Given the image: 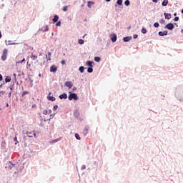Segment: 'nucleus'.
Wrapping results in <instances>:
<instances>
[{"mask_svg": "<svg viewBox=\"0 0 183 183\" xmlns=\"http://www.w3.org/2000/svg\"><path fill=\"white\" fill-rule=\"evenodd\" d=\"M16 64H22V62H24L25 61V57L22 56V54H19L16 58Z\"/></svg>", "mask_w": 183, "mask_h": 183, "instance_id": "f257e3e1", "label": "nucleus"}, {"mask_svg": "<svg viewBox=\"0 0 183 183\" xmlns=\"http://www.w3.org/2000/svg\"><path fill=\"white\" fill-rule=\"evenodd\" d=\"M74 99V101H78V95L75 93L70 94L69 96V100L72 101Z\"/></svg>", "mask_w": 183, "mask_h": 183, "instance_id": "f03ea898", "label": "nucleus"}, {"mask_svg": "<svg viewBox=\"0 0 183 183\" xmlns=\"http://www.w3.org/2000/svg\"><path fill=\"white\" fill-rule=\"evenodd\" d=\"M6 56H8V49H4L3 50V54L1 56L2 61H6Z\"/></svg>", "mask_w": 183, "mask_h": 183, "instance_id": "7ed1b4c3", "label": "nucleus"}, {"mask_svg": "<svg viewBox=\"0 0 183 183\" xmlns=\"http://www.w3.org/2000/svg\"><path fill=\"white\" fill-rule=\"evenodd\" d=\"M165 29H169V31H172L175 26L172 23H169L164 26Z\"/></svg>", "mask_w": 183, "mask_h": 183, "instance_id": "20e7f679", "label": "nucleus"}, {"mask_svg": "<svg viewBox=\"0 0 183 183\" xmlns=\"http://www.w3.org/2000/svg\"><path fill=\"white\" fill-rule=\"evenodd\" d=\"M65 86H67V88H69V89H71V88H72V86H74V84H72V81H66L64 84Z\"/></svg>", "mask_w": 183, "mask_h": 183, "instance_id": "39448f33", "label": "nucleus"}, {"mask_svg": "<svg viewBox=\"0 0 183 183\" xmlns=\"http://www.w3.org/2000/svg\"><path fill=\"white\" fill-rule=\"evenodd\" d=\"M110 38H111V41L112 42H117V34H111L110 35Z\"/></svg>", "mask_w": 183, "mask_h": 183, "instance_id": "423d86ee", "label": "nucleus"}, {"mask_svg": "<svg viewBox=\"0 0 183 183\" xmlns=\"http://www.w3.org/2000/svg\"><path fill=\"white\" fill-rule=\"evenodd\" d=\"M58 71V68L55 65H52L50 67V72H56Z\"/></svg>", "mask_w": 183, "mask_h": 183, "instance_id": "0eeeda50", "label": "nucleus"}, {"mask_svg": "<svg viewBox=\"0 0 183 183\" xmlns=\"http://www.w3.org/2000/svg\"><path fill=\"white\" fill-rule=\"evenodd\" d=\"M164 16L165 19H171V18H172L171 14L164 13Z\"/></svg>", "mask_w": 183, "mask_h": 183, "instance_id": "6e6552de", "label": "nucleus"}, {"mask_svg": "<svg viewBox=\"0 0 183 183\" xmlns=\"http://www.w3.org/2000/svg\"><path fill=\"white\" fill-rule=\"evenodd\" d=\"M159 35L160 36H165V35H168V31H159Z\"/></svg>", "mask_w": 183, "mask_h": 183, "instance_id": "1a4fd4ad", "label": "nucleus"}, {"mask_svg": "<svg viewBox=\"0 0 183 183\" xmlns=\"http://www.w3.org/2000/svg\"><path fill=\"white\" fill-rule=\"evenodd\" d=\"M47 99L49 101H55V97L51 96V93H49V95L47 96Z\"/></svg>", "mask_w": 183, "mask_h": 183, "instance_id": "9d476101", "label": "nucleus"}, {"mask_svg": "<svg viewBox=\"0 0 183 183\" xmlns=\"http://www.w3.org/2000/svg\"><path fill=\"white\" fill-rule=\"evenodd\" d=\"M60 99H66V98H68V96L66 95V94L64 93L63 94H61L59 96Z\"/></svg>", "mask_w": 183, "mask_h": 183, "instance_id": "9b49d317", "label": "nucleus"}, {"mask_svg": "<svg viewBox=\"0 0 183 183\" xmlns=\"http://www.w3.org/2000/svg\"><path fill=\"white\" fill-rule=\"evenodd\" d=\"M88 131H89V127H86L85 129H84L83 131V134L85 136V135H87L88 134Z\"/></svg>", "mask_w": 183, "mask_h": 183, "instance_id": "f8f14e48", "label": "nucleus"}, {"mask_svg": "<svg viewBox=\"0 0 183 183\" xmlns=\"http://www.w3.org/2000/svg\"><path fill=\"white\" fill-rule=\"evenodd\" d=\"M131 39H132V36L124 37L123 41L124 42H129V41H131Z\"/></svg>", "mask_w": 183, "mask_h": 183, "instance_id": "ddd939ff", "label": "nucleus"}, {"mask_svg": "<svg viewBox=\"0 0 183 183\" xmlns=\"http://www.w3.org/2000/svg\"><path fill=\"white\" fill-rule=\"evenodd\" d=\"M86 64L87 66H90L91 68H92V67L94 66L92 65V64H94V62L92 61H87L86 62Z\"/></svg>", "mask_w": 183, "mask_h": 183, "instance_id": "4468645a", "label": "nucleus"}, {"mask_svg": "<svg viewBox=\"0 0 183 183\" xmlns=\"http://www.w3.org/2000/svg\"><path fill=\"white\" fill-rule=\"evenodd\" d=\"M61 139H62V138H58L56 139H54V140H52L51 142V144H56V142H59V141H60Z\"/></svg>", "mask_w": 183, "mask_h": 183, "instance_id": "2eb2a0df", "label": "nucleus"}, {"mask_svg": "<svg viewBox=\"0 0 183 183\" xmlns=\"http://www.w3.org/2000/svg\"><path fill=\"white\" fill-rule=\"evenodd\" d=\"M58 19H59V16L58 15H55L53 19V22H58Z\"/></svg>", "mask_w": 183, "mask_h": 183, "instance_id": "dca6fc26", "label": "nucleus"}, {"mask_svg": "<svg viewBox=\"0 0 183 183\" xmlns=\"http://www.w3.org/2000/svg\"><path fill=\"white\" fill-rule=\"evenodd\" d=\"M162 5V6H167V5H168V0L163 1Z\"/></svg>", "mask_w": 183, "mask_h": 183, "instance_id": "f3484780", "label": "nucleus"}, {"mask_svg": "<svg viewBox=\"0 0 183 183\" xmlns=\"http://www.w3.org/2000/svg\"><path fill=\"white\" fill-rule=\"evenodd\" d=\"M84 69H85V67L80 66L79 69V71L81 72V74H84Z\"/></svg>", "mask_w": 183, "mask_h": 183, "instance_id": "a211bd4d", "label": "nucleus"}, {"mask_svg": "<svg viewBox=\"0 0 183 183\" xmlns=\"http://www.w3.org/2000/svg\"><path fill=\"white\" fill-rule=\"evenodd\" d=\"M92 5H94V1H88L87 6L91 8Z\"/></svg>", "mask_w": 183, "mask_h": 183, "instance_id": "6ab92c4d", "label": "nucleus"}, {"mask_svg": "<svg viewBox=\"0 0 183 183\" xmlns=\"http://www.w3.org/2000/svg\"><path fill=\"white\" fill-rule=\"evenodd\" d=\"M94 61L96 62H100L101 61V57H98V56L94 57Z\"/></svg>", "mask_w": 183, "mask_h": 183, "instance_id": "aec40b11", "label": "nucleus"}, {"mask_svg": "<svg viewBox=\"0 0 183 183\" xmlns=\"http://www.w3.org/2000/svg\"><path fill=\"white\" fill-rule=\"evenodd\" d=\"M93 71H94V69H92V67H89L87 69V72H89V74H91Z\"/></svg>", "mask_w": 183, "mask_h": 183, "instance_id": "412c9836", "label": "nucleus"}, {"mask_svg": "<svg viewBox=\"0 0 183 183\" xmlns=\"http://www.w3.org/2000/svg\"><path fill=\"white\" fill-rule=\"evenodd\" d=\"M75 138L78 139V141H81V137L78 134V133L75 134Z\"/></svg>", "mask_w": 183, "mask_h": 183, "instance_id": "4be33fe9", "label": "nucleus"}, {"mask_svg": "<svg viewBox=\"0 0 183 183\" xmlns=\"http://www.w3.org/2000/svg\"><path fill=\"white\" fill-rule=\"evenodd\" d=\"M5 82H11V77L6 76L5 79Z\"/></svg>", "mask_w": 183, "mask_h": 183, "instance_id": "5701e85b", "label": "nucleus"}, {"mask_svg": "<svg viewBox=\"0 0 183 183\" xmlns=\"http://www.w3.org/2000/svg\"><path fill=\"white\" fill-rule=\"evenodd\" d=\"M129 4H130L129 0H126L124 1V5H126V6H129Z\"/></svg>", "mask_w": 183, "mask_h": 183, "instance_id": "b1692460", "label": "nucleus"}, {"mask_svg": "<svg viewBox=\"0 0 183 183\" xmlns=\"http://www.w3.org/2000/svg\"><path fill=\"white\" fill-rule=\"evenodd\" d=\"M84 39H79V41H78V43L80 44V45H84Z\"/></svg>", "mask_w": 183, "mask_h": 183, "instance_id": "393cba45", "label": "nucleus"}, {"mask_svg": "<svg viewBox=\"0 0 183 183\" xmlns=\"http://www.w3.org/2000/svg\"><path fill=\"white\" fill-rule=\"evenodd\" d=\"M62 11H64V12H66V11H68V6H64L62 9Z\"/></svg>", "mask_w": 183, "mask_h": 183, "instance_id": "a878e982", "label": "nucleus"}, {"mask_svg": "<svg viewBox=\"0 0 183 183\" xmlns=\"http://www.w3.org/2000/svg\"><path fill=\"white\" fill-rule=\"evenodd\" d=\"M26 134H27V137H29V138H32V132H27Z\"/></svg>", "mask_w": 183, "mask_h": 183, "instance_id": "bb28decb", "label": "nucleus"}, {"mask_svg": "<svg viewBox=\"0 0 183 183\" xmlns=\"http://www.w3.org/2000/svg\"><path fill=\"white\" fill-rule=\"evenodd\" d=\"M147 29L145 28L142 29V34H147Z\"/></svg>", "mask_w": 183, "mask_h": 183, "instance_id": "cd10ccee", "label": "nucleus"}, {"mask_svg": "<svg viewBox=\"0 0 183 183\" xmlns=\"http://www.w3.org/2000/svg\"><path fill=\"white\" fill-rule=\"evenodd\" d=\"M31 58L32 61H35V59H37L38 56H35V55H32V56H31Z\"/></svg>", "mask_w": 183, "mask_h": 183, "instance_id": "c85d7f7f", "label": "nucleus"}, {"mask_svg": "<svg viewBox=\"0 0 183 183\" xmlns=\"http://www.w3.org/2000/svg\"><path fill=\"white\" fill-rule=\"evenodd\" d=\"M154 28H158L159 26V24L158 22H156L154 24Z\"/></svg>", "mask_w": 183, "mask_h": 183, "instance_id": "c756f323", "label": "nucleus"}, {"mask_svg": "<svg viewBox=\"0 0 183 183\" xmlns=\"http://www.w3.org/2000/svg\"><path fill=\"white\" fill-rule=\"evenodd\" d=\"M118 5H122V0H117Z\"/></svg>", "mask_w": 183, "mask_h": 183, "instance_id": "7c9ffc66", "label": "nucleus"}, {"mask_svg": "<svg viewBox=\"0 0 183 183\" xmlns=\"http://www.w3.org/2000/svg\"><path fill=\"white\" fill-rule=\"evenodd\" d=\"M48 55H49V61H51V55H52V53H51V51L48 52Z\"/></svg>", "mask_w": 183, "mask_h": 183, "instance_id": "2f4dec72", "label": "nucleus"}, {"mask_svg": "<svg viewBox=\"0 0 183 183\" xmlns=\"http://www.w3.org/2000/svg\"><path fill=\"white\" fill-rule=\"evenodd\" d=\"M58 109V105H54L53 107V111H56Z\"/></svg>", "mask_w": 183, "mask_h": 183, "instance_id": "473e14b6", "label": "nucleus"}, {"mask_svg": "<svg viewBox=\"0 0 183 183\" xmlns=\"http://www.w3.org/2000/svg\"><path fill=\"white\" fill-rule=\"evenodd\" d=\"M174 21H175L176 22L179 21V17L178 16H176L174 19Z\"/></svg>", "mask_w": 183, "mask_h": 183, "instance_id": "72a5a7b5", "label": "nucleus"}, {"mask_svg": "<svg viewBox=\"0 0 183 183\" xmlns=\"http://www.w3.org/2000/svg\"><path fill=\"white\" fill-rule=\"evenodd\" d=\"M160 24H164L165 21L164 20V19H162L159 20Z\"/></svg>", "mask_w": 183, "mask_h": 183, "instance_id": "f704fd0d", "label": "nucleus"}, {"mask_svg": "<svg viewBox=\"0 0 183 183\" xmlns=\"http://www.w3.org/2000/svg\"><path fill=\"white\" fill-rule=\"evenodd\" d=\"M133 38L134 39H137V38H138V34H134Z\"/></svg>", "mask_w": 183, "mask_h": 183, "instance_id": "c9c22d12", "label": "nucleus"}, {"mask_svg": "<svg viewBox=\"0 0 183 183\" xmlns=\"http://www.w3.org/2000/svg\"><path fill=\"white\" fill-rule=\"evenodd\" d=\"M56 26H61V21H58L56 24Z\"/></svg>", "mask_w": 183, "mask_h": 183, "instance_id": "e433bc0d", "label": "nucleus"}, {"mask_svg": "<svg viewBox=\"0 0 183 183\" xmlns=\"http://www.w3.org/2000/svg\"><path fill=\"white\" fill-rule=\"evenodd\" d=\"M61 65H65V64H66V63L65 60H62L61 61Z\"/></svg>", "mask_w": 183, "mask_h": 183, "instance_id": "4c0bfd02", "label": "nucleus"}, {"mask_svg": "<svg viewBox=\"0 0 183 183\" xmlns=\"http://www.w3.org/2000/svg\"><path fill=\"white\" fill-rule=\"evenodd\" d=\"M43 114H44V115H47L48 114V112L46 110H44L43 112Z\"/></svg>", "mask_w": 183, "mask_h": 183, "instance_id": "58836bf2", "label": "nucleus"}, {"mask_svg": "<svg viewBox=\"0 0 183 183\" xmlns=\"http://www.w3.org/2000/svg\"><path fill=\"white\" fill-rule=\"evenodd\" d=\"M49 27L48 26H46V28H45V29H44V31H49Z\"/></svg>", "mask_w": 183, "mask_h": 183, "instance_id": "ea45409f", "label": "nucleus"}, {"mask_svg": "<svg viewBox=\"0 0 183 183\" xmlns=\"http://www.w3.org/2000/svg\"><path fill=\"white\" fill-rule=\"evenodd\" d=\"M14 141H15L16 142H18V138H16V137H14Z\"/></svg>", "mask_w": 183, "mask_h": 183, "instance_id": "a19ab883", "label": "nucleus"}, {"mask_svg": "<svg viewBox=\"0 0 183 183\" xmlns=\"http://www.w3.org/2000/svg\"><path fill=\"white\" fill-rule=\"evenodd\" d=\"M86 167V166L85 165H82L81 166V169H85Z\"/></svg>", "mask_w": 183, "mask_h": 183, "instance_id": "79ce46f5", "label": "nucleus"}, {"mask_svg": "<svg viewBox=\"0 0 183 183\" xmlns=\"http://www.w3.org/2000/svg\"><path fill=\"white\" fill-rule=\"evenodd\" d=\"M26 94H28V92L22 93L21 97H24V95H26Z\"/></svg>", "mask_w": 183, "mask_h": 183, "instance_id": "37998d69", "label": "nucleus"}, {"mask_svg": "<svg viewBox=\"0 0 183 183\" xmlns=\"http://www.w3.org/2000/svg\"><path fill=\"white\" fill-rule=\"evenodd\" d=\"M34 138H38V136L36 135V133H34Z\"/></svg>", "mask_w": 183, "mask_h": 183, "instance_id": "c03bdc74", "label": "nucleus"}, {"mask_svg": "<svg viewBox=\"0 0 183 183\" xmlns=\"http://www.w3.org/2000/svg\"><path fill=\"white\" fill-rule=\"evenodd\" d=\"M52 118H54V114L50 115V119H52Z\"/></svg>", "mask_w": 183, "mask_h": 183, "instance_id": "a18cd8bd", "label": "nucleus"}, {"mask_svg": "<svg viewBox=\"0 0 183 183\" xmlns=\"http://www.w3.org/2000/svg\"><path fill=\"white\" fill-rule=\"evenodd\" d=\"M3 78H2V75L0 74V81H2Z\"/></svg>", "mask_w": 183, "mask_h": 183, "instance_id": "49530a36", "label": "nucleus"}, {"mask_svg": "<svg viewBox=\"0 0 183 183\" xmlns=\"http://www.w3.org/2000/svg\"><path fill=\"white\" fill-rule=\"evenodd\" d=\"M155 4H157V2H158L159 0H152Z\"/></svg>", "mask_w": 183, "mask_h": 183, "instance_id": "de8ad7c7", "label": "nucleus"}, {"mask_svg": "<svg viewBox=\"0 0 183 183\" xmlns=\"http://www.w3.org/2000/svg\"><path fill=\"white\" fill-rule=\"evenodd\" d=\"M49 114H52V110H49Z\"/></svg>", "mask_w": 183, "mask_h": 183, "instance_id": "09e8293b", "label": "nucleus"}, {"mask_svg": "<svg viewBox=\"0 0 183 183\" xmlns=\"http://www.w3.org/2000/svg\"><path fill=\"white\" fill-rule=\"evenodd\" d=\"M106 2H111V0H106Z\"/></svg>", "mask_w": 183, "mask_h": 183, "instance_id": "8fccbe9b", "label": "nucleus"}, {"mask_svg": "<svg viewBox=\"0 0 183 183\" xmlns=\"http://www.w3.org/2000/svg\"><path fill=\"white\" fill-rule=\"evenodd\" d=\"M174 16H177V13H174Z\"/></svg>", "mask_w": 183, "mask_h": 183, "instance_id": "3c124183", "label": "nucleus"}, {"mask_svg": "<svg viewBox=\"0 0 183 183\" xmlns=\"http://www.w3.org/2000/svg\"><path fill=\"white\" fill-rule=\"evenodd\" d=\"M6 107H9V104H7Z\"/></svg>", "mask_w": 183, "mask_h": 183, "instance_id": "603ef678", "label": "nucleus"}, {"mask_svg": "<svg viewBox=\"0 0 183 183\" xmlns=\"http://www.w3.org/2000/svg\"><path fill=\"white\" fill-rule=\"evenodd\" d=\"M182 14H183V9H182Z\"/></svg>", "mask_w": 183, "mask_h": 183, "instance_id": "864d4df0", "label": "nucleus"}, {"mask_svg": "<svg viewBox=\"0 0 183 183\" xmlns=\"http://www.w3.org/2000/svg\"><path fill=\"white\" fill-rule=\"evenodd\" d=\"M181 32H182V33H183V29H182Z\"/></svg>", "mask_w": 183, "mask_h": 183, "instance_id": "5fc2aeb1", "label": "nucleus"}, {"mask_svg": "<svg viewBox=\"0 0 183 183\" xmlns=\"http://www.w3.org/2000/svg\"><path fill=\"white\" fill-rule=\"evenodd\" d=\"M46 57L47 58V57H48V55H46Z\"/></svg>", "mask_w": 183, "mask_h": 183, "instance_id": "6e6d98bb", "label": "nucleus"}, {"mask_svg": "<svg viewBox=\"0 0 183 183\" xmlns=\"http://www.w3.org/2000/svg\"><path fill=\"white\" fill-rule=\"evenodd\" d=\"M9 97H11V93H9Z\"/></svg>", "mask_w": 183, "mask_h": 183, "instance_id": "4d7b16f0", "label": "nucleus"}]
</instances>
